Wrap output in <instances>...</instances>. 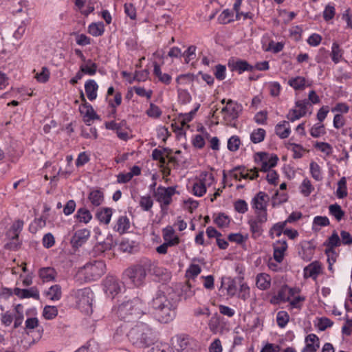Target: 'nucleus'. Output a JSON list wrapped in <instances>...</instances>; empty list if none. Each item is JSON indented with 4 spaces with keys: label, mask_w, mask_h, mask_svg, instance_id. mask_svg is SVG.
Segmentation results:
<instances>
[{
    "label": "nucleus",
    "mask_w": 352,
    "mask_h": 352,
    "mask_svg": "<svg viewBox=\"0 0 352 352\" xmlns=\"http://www.w3.org/2000/svg\"><path fill=\"white\" fill-rule=\"evenodd\" d=\"M151 306L153 309V315L159 322L168 323L173 320L175 315V310L173 309L171 302L167 299L164 292L160 291L157 292Z\"/></svg>",
    "instance_id": "nucleus-1"
},
{
    "label": "nucleus",
    "mask_w": 352,
    "mask_h": 352,
    "mask_svg": "<svg viewBox=\"0 0 352 352\" xmlns=\"http://www.w3.org/2000/svg\"><path fill=\"white\" fill-rule=\"evenodd\" d=\"M143 308L142 301L138 298H135L122 302L113 309V311L121 320L133 322L140 318L144 314Z\"/></svg>",
    "instance_id": "nucleus-2"
},
{
    "label": "nucleus",
    "mask_w": 352,
    "mask_h": 352,
    "mask_svg": "<svg viewBox=\"0 0 352 352\" xmlns=\"http://www.w3.org/2000/svg\"><path fill=\"white\" fill-rule=\"evenodd\" d=\"M129 341L139 347L148 346L153 342L152 331L148 324L138 322L127 333Z\"/></svg>",
    "instance_id": "nucleus-3"
},
{
    "label": "nucleus",
    "mask_w": 352,
    "mask_h": 352,
    "mask_svg": "<svg viewBox=\"0 0 352 352\" xmlns=\"http://www.w3.org/2000/svg\"><path fill=\"white\" fill-rule=\"evenodd\" d=\"M152 263L148 259H142L138 263L128 267L124 275L135 287H140L144 283L147 272L151 271Z\"/></svg>",
    "instance_id": "nucleus-4"
},
{
    "label": "nucleus",
    "mask_w": 352,
    "mask_h": 352,
    "mask_svg": "<svg viewBox=\"0 0 352 352\" xmlns=\"http://www.w3.org/2000/svg\"><path fill=\"white\" fill-rule=\"evenodd\" d=\"M71 297L75 300L78 308L85 314H91L93 312L92 301L93 292L88 287L78 289H73L71 292Z\"/></svg>",
    "instance_id": "nucleus-5"
},
{
    "label": "nucleus",
    "mask_w": 352,
    "mask_h": 352,
    "mask_svg": "<svg viewBox=\"0 0 352 352\" xmlns=\"http://www.w3.org/2000/svg\"><path fill=\"white\" fill-rule=\"evenodd\" d=\"M106 272V265L102 261H95L83 266L79 273L84 275L86 281L99 279Z\"/></svg>",
    "instance_id": "nucleus-6"
},
{
    "label": "nucleus",
    "mask_w": 352,
    "mask_h": 352,
    "mask_svg": "<svg viewBox=\"0 0 352 352\" xmlns=\"http://www.w3.org/2000/svg\"><path fill=\"white\" fill-rule=\"evenodd\" d=\"M176 193V187L158 186L153 192V197L160 204L162 211L167 210V207L172 203V197Z\"/></svg>",
    "instance_id": "nucleus-7"
},
{
    "label": "nucleus",
    "mask_w": 352,
    "mask_h": 352,
    "mask_svg": "<svg viewBox=\"0 0 352 352\" xmlns=\"http://www.w3.org/2000/svg\"><path fill=\"white\" fill-rule=\"evenodd\" d=\"M267 221V212L256 214L255 217L250 218L248 223L253 238L256 239L263 234V225Z\"/></svg>",
    "instance_id": "nucleus-8"
},
{
    "label": "nucleus",
    "mask_w": 352,
    "mask_h": 352,
    "mask_svg": "<svg viewBox=\"0 0 352 352\" xmlns=\"http://www.w3.org/2000/svg\"><path fill=\"white\" fill-rule=\"evenodd\" d=\"M122 285V283L117 278L108 276L104 280L103 289L108 296L113 298L120 292Z\"/></svg>",
    "instance_id": "nucleus-9"
},
{
    "label": "nucleus",
    "mask_w": 352,
    "mask_h": 352,
    "mask_svg": "<svg viewBox=\"0 0 352 352\" xmlns=\"http://www.w3.org/2000/svg\"><path fill=\"white\" fill-rule=\"evenodd\" d=\"M269 196L264 192H258L252 199V208L255 210V214L267 212V206L269 201Z\"/></svg>",
    "instance_id": "nucleus-10"
},
{
    "label": "nucleus",
    "mask_w": 352,
    "mask_h": 352,
    "mask_svg": "<svg viewBox=\"0 0 352 352\" xmlns=\"http://www.w3.org/2000/svg\"><path fill=\"white\" fill-rule=\"evenodd\" d=\"M177 342L179 345L178 352H199V343L188 336L179 337Z\"/></svg>",
    "instance_id": "nucleus-11"
},
{
    "label": "nucleus",
    "mask_w": 352,
    "mask_h": 352,
    "mask_svg": "<svg viewBox=\"0 0 352 352\" xmlns=\"http://www.w3.org/2000/svg\"><path fill=\"white\" fill-rule=\"evenodd\" d=\"M308 105L311 106L309 100H298L296 102V107L299 109H291L289 113L287 115V119H289L291 122H294L295 120L305 116L307 113V107Z\"/></svg>",
    "instance_id": "nucleus-12"
},
{
    "label": "nucleus",
    "mask_w": 352,
    "mask_h": 352,
    "mask_svg": "<svg viewBox=\"0 0 352 352\" xmlns=\"http://www.w3.org/2000/svg\"><path fill=\"white\" fill-rule=\"evenodd\" d=\"M245 168L244 166H236L230 171V175L236 180H241V178L252 180L258 177V170L256 168L250 170L251 172H253L252 175H250L248 173H245Z\"/></svg>",
    "instance_id": "nucleus-13"
},
{
    "label": "nucleus",
    "mask_w": 352,
    "mask_h": 352,
    "mask_svg": "<svg viewBox=\"0 0 352 352\" xmlns=\"http://www.w3.org/2000/svg\"><path fill=\"white\" fill-rule=\"evenodd\" d=\"M90 236V231L87 229L77 230L71 239L73 248H78L85 243Z\"/></svg>",
    "instance_id": "nucleus-14"
},
{
    "label": "nucleus",
    "mask_w": 352,
    "mask_h": 352,
    "mask_svg": "<svg viewBox=\"0 0 352 352\" xmlns=\"http://www.w3.org/2000/svg\"><path fill=\"white\" fill-rule=\"evenodd\" d=\"M80 112L83 115V120L87 124L90 125V122L94 120H98L100 118L95 112L93 107L87 102L80 106Z\"/></svg>",
    "instance_id": "nucleus-15"
},
{
    "label": "nucleus",
    "mask_w": 352,
    "mask_h": 352,
    "mask_svg": "<svg viewBox=\"0 0 352 352\" xmlns=\"http://www.w3.org/2000/svg\"><path fill=\"white\" fill-rule=\"evenodd\" d=\"M322 265L318 261H314L304 268V277L305 278H312L316 280L321 273Z\"/></svg>",
    "instance_id": "nucleus-16"
},
{
    "label": "nucleus",
    "mask_w": 352,
    "mask_h": 352,
    "mask_svg": "<svg viewBox=\"0 0 352 352\" xmlns=\"http://www.w3.org/2000/svg\"><path fill=\"white\" fill-rule=\"evenodd\" d=\"M13 293L21 298H33L36 300L39 299V292L36 287H32L30 289H20L16 287L14 289Z\"/></svg>",
    "instance_id": "nucleus-17"
},
{
    "label": "nucleus",
    "mask_w": 352,
    "mask_h": 352,
    "mask_svg": "<svg viewBox=\"0 0 352 352\" xmlns=\"http://www.w3.org/2000/svg\"><path fill=\"white\" fill-rule=\"evenodd\" d=\"M287 249V243L285 240H279L274 245V258L278 263H281L284 258V253Z\"/></svg>",
    "instance_id": "nucleus-18"
},
{
    "label": "nucleus",
    "mask_w": 352,
    "mask_h": 352,
    "mask_svg": "<svg viewBox=\"0 0 352 352\" xmlns=\"http://www.w3.org/2000/svg\"><path fill=\"white\" fill-rule=\"evenodd\" d=\"M113 210L111 208H102L97 210L96 218L100 223L107 225L111 221Z\"/></svg>",
    "instance_id": "nucleus-19"
},
{
    "label": "nucleus",
    "mask_w": 352,
    "mask_h": 352,
    "mask_svg": "<svg viewBox=\"0 0 352 352\" xmlns=\"http://www.w3.org/2000/svg\"><path fill=\"white\" fill-rule=\"evenodd\" d=\"M98 85L94 80H88L85 84V89L89 100H94L97 97Z\"/></svg>",
    "instance_id": "nucleus-20"
},
{
    "label": "nucleus",
    "mask_w": 352,
    "mask_h": 352,
    "mask_svg": "<svg viewBox=\"0 0 352 352\" xmlns=\"http://www.w3.org/2000/svg\"><path fill=\"white\" fill-rule=\"evenodd\" d=\"M276 134L281 139L287 138L290 133V126L287 121H283L275 126Z\"/></svg>",
    "instance_id": "nucleus-21"
},
{
    "label": "nucleus",
    "mask_w": 352,
    "mask_h": 352,
    "mask_svg": "<svg viewBox=\"0 0 352 352\" xmlns=\"http://www.w3.org/2000/svg\"><path fill=\"white\" fill-rule=\"evenodd\" d=\"M237 280L240 287L238 293V298L245 301L250 296V289L247 283L243 282V277H239L237 278Z\"/></svg>",
    "instance_id": "nucleus-22"
},
{
    "label": "nucleus",
    "mask_w": 352,
    "mask_h": 352,
    "mask_svg": "<svg viewBox=\"0 0 352 352\" xmlns=\"http://www.w3.org/2000/svg\"><path fill=\"white\" fill-rule=\"evenodd\" d=\"M270 276L265 273L257 275L256 285L257 287L261 290H265L270 287Z\"/></svg>",
    "instance_id": "nucleus-23"
},
{
    "label": "nucleus",
    "mask_w": 352,
    "mask_h": 352,
    "mask_svg": "<svg viewBox=\"0 0 352 352\" xmlns=\"http://www.w3.org/2000/svg\"><path fill=\"white\" fill-rule=\"evenodd\" d=\"M39 276L43 282H50L55 279L56 272L52 267H43L39 270Z\"/></svg>",
    "instance_id": "nucleus-24"
},
{
    "label": "nucleus",
    "mask_w": 352,
    "mask_h": 352,
    "mask_svg": "<svg viewBox=\"0 0 352 352\" xmlns=\"http://www.w3.org/2000/svg\"><path fill=\"white\" fill-rule=\"evenodd\" d=\"M153 74L154 75L158 78L159 80L166 85H168L171 82V76L168 74H163L161 71L160 66L157 64V62L153 63Z\"/></svg>",
    "instance_id": "nucleus-25"
},
{
    "label": "nucleus",
    "mask_w": 352,
    "mask_h": 352,
    "mask_svg": "<svg viewBox=\"0 0 352 352\" xmlns=\"http://www.w3.org/2000/svg\"><path fill=\"white\" fill-rule=\"evenodd\" d=\"M228 104L229 105V116L232 119L235 120L238 118L239 114L242 111L241 104L234 102L231 99L228 100Z\"/></svg>",
    "instance_id": "nucleus-26"
},
{
    "label": "nucleus",
    "mask_w": 352,
    "mask_h": 352,
    "mask_svg": "<svg viewBox=\"0 0 352 352\" xmlns=\"http://www.w3.org/2000/svg\"><path fill=\"white\" fill-rule=\"evenodd\" d=\"M344 51L337 42H333L331 47V57L335 64H338L343 58Z\"/></svg>",
    "instance_id": "nucleus-27"
},
{
    "label": "nucleus",
    "mask_w": 352,
    "mask_h": 352,
    "mask_svg": "<svg viewBox=\"0 0 352 352\" xmlns=\"http://www.w3.org/2000/svg\"><path fill=\"white\" fill-rule=\"evenodd\" d=\"M130 228V221L126 216L118 218L114 229L120 234L124 233Z\"/></svg>",
    "instance_id": "nucleus-28"
},
{
    "label": "nucleus",
    "mask_w": 352,
    "mask_h": 352,
    "mask_svg": "<svg viewBox=\"0 0 352 352\" xmlns=\"http://www.w3.org/2000/svg\"><path fill=\"white\" fill-rule=\"evenodd\" d=\"M88 199L94 206H99L104 201V195L102 191L94 190L89 193Z\"/></svg>",
    "instance_id": "nucleus-29"
},
{
    "label": "nucleus",
    "mask_w": 352,
    "mask_h": 352,
    "mask_svg": "<svg viewBox=\"0 0 352 352\" xmlns=\"http://www.w3.org/2000/svg\"><path fill=\"white\" fill-rule=\"evenodd\" d=\"M329 214L333 216L337 221H340L344 217L345 212L338 204H333L329 206Z\"/></svg>",
    "instance_id": "nucleus-30"
},
{
    "label": "nucleus",
    "mask_w": 352,
    "mask_h": 352,
    "mask_svg": "<svg viewBox=\"0 0 352 352\" xmlns=\"http://www.w3.org/2000/svg\"><path fill=\"white\" fill-rule=\"evenodd\" d=\"M175 231L172 227L168 226L163 230V239L165 242L169 241L174 243V245H177L179 243V239L178 236L174 235Z\"/></svg>",
    "instance_id": "nucleus-31"
},
{
    "label": "nucleus",
    "mask_w": 352,
    "mask_h": 352,
    "mask_svg": "<svg viewBox=\"0 0 352 352\" xmlns=\"http://www.w3.org/2000/svg\"><path fill=\"white\" fill-rule=\"evenodd\" d=\"M341 245L340 238L336 231H333L332 234L324 243V245L327 249L334 250L335 248Z\"/></svg>",
    "instance_id": "nucleus-32"
},
{
    "label": "nucleus",
    "mask_w": 352,
    "mask_h": 352,
    "mask_svg": "<svg viewBox=\"0 0 352 352\" xmlns=\"http://www.w3.org/2000/svg\"><path fill=\"white\" fill-rule=\"evenodd\" d=\"M115 245L116 244L111 237L107 238L104 241L98 243L95 246V250L96 252L105 253L107 251L111 250Z\"/></svg>",
    "instance_id": "nucleus-33"
},
{
    "label": "nucleus",
    "mask_w": 352,
    "mask_h": 352,
    "mask_svg": "<svg viewBox=\"0 0 352 352\" xmlns=\"http://www.w3.org/2000/svg\"><path fill=\"white\" fill-rule=\"evenodd\" d=\"M104 25L102 22L92 23L88 27V32L94 36H99L103 34Z\"/></svg>",
    "instance_id": "nucleus-34"
},
{
    "label": "nucleus",
    "mask_w": 352,
    "mask_h": 352,
    "mask_svg": "<svg viewBox=\"0 0 352 352\" xmlns=\"http://www.w3.org/2000/svg\"><path fill=\"white\" fill-rule=\"evenodd\" d=\"M46 296L52 300H58L62 296L61 287L59 285H54L50 287L46 292Z\"/></svg>",
    "instance_id": "nucleus-35"
},
{
    "label": "nucleus",
    "mask_w": 352,
    "mask_h": 352,
    "mask_svg": "<svg viewBox=\"0 0 352 352\" xmlns=\"http://www.w3.org/2000/svg\"><path fill=\"white\" fill-rule=\"evenodd\" d=\"M266 132L263 129H254L250 134V140L254 144L263 142L265 139Z\"/></svg>",
    "instance_id": "nucleus-36"
},
{
    "label": "nucleus",
    "mask_w": 352,
    "mask_h": 352,
    "mask_svg": "<svg viewBox=\"0 0 352 352\" xmlns=\"http://www.w3.org/2000/svg\"><path fill=\"white\" fill-rule=\"evenodd\" d=\"M338 188L336 190V196L339 199H343L347 196L346 179L345 177H342L338 183Z\"/></svg>",
    "instance_id": "nucleus-37"
},
{
    "label": "nucleus",
    "mask_w": 352,
    "mask_h": 352,
    "mask_svg": "<svg viewBox=\"0 0 352 352\" xmlns=\"http://www.w3.org/2000/svg\"><path fill=\"white\" fill-rule=\"evenodd\" d=\"M286 222L282 221L275 223L270 230L269 234L272 239H274L275 234L276 236H280L282 233L284 234Z\"/></svg>",
    "instance_id": "nucleus-38"
},
{
    "label": "nucleus",
    "mask_w": 352,
    "mask_h": 352,
    "mask_svg": "<svg viewBox=\"0 0 352 352\" xmlns=\"http://www.w3.org/2000/svg\"><path fill=\"white\" fill-rule=\"evenodd\" d=\"M195 294V291L192 289V285L190 283V280L186 282L181 286L180 288V296L185 300L191 298Z\"/></svg>",
    "instance_id": "nucleus-39"
},
{
    "label": "nucleus",
    "mask_w": 352,
    "mask_h": 352,
    "mask_svg": "<svg viewBox=\"0 0 352 352\" xmlns=\"http://www.w3.org/2000/svg\"><path fill=\"white\" fill-rule=\"evenodd\" d=\"M76 217L80 222L85 223H89L92 218L89 210L84 208L78 210Z\"/></svg>",
    "instance_id": "nucleus-40"
},
{
    "label": "nucleus",
    "mask_w": 352,
    "mask_h": 352,
    "mask_svg": "<svg viewBox=\"0 0 352 352\" xmlns=\"http://www.w3.org/2000/svg\"><path fill=\"white\" fill-rule=\"evenodd\" d=\"M254 67L245 60H238L233 64V69L238 71L239 74L245 71H252Z\"/></svg>",
    "instance_id": "nucleus-41"
},
{
    "label": "nucleus",
    "mask_w": 352,
    "mask_h": 352,
    "mask_svg": "<svg viewBox=\"0 0 352 352\" xmlns=\"http://www.w3.org/2000/svg\"><path fill=\"white\" fill-rule=\"evenodd\" d=\"M288 84L296 90L302 89L305 87V79L302 76L292 78L289 80Z\"/></svg>",
    "instance_id": "nucleus-42"
},
{
    "label": "nucleus",
    "mask_w": 352,
    "mask_h": 352,
    "mask_svg": "<svg viewBox=\"0 0 352 352\" xmlns=\"http://www.w3.org/2000/svg\"><path fill=\"white\" fill-rule=\"evenodd\" d=\"M309 166L312 177L316 181H321L322 179V175L320 166L316 162H311Z\"/></svg>",
    "instance_id": "nucleus-43"
},
{
    "label": "nucleus",
    "mask_w": 352,
    "mask_h": 352,
    "mask_svg": "<svg viewBox=\"0 0 352 352\" xmlns=\"http://www.w3.org/2000/svg\"><path fill=\"white\" fill-rule=\"evenodd\" d=\"M314 190V186L311 185L310 180L307 178L303 179L300 186V192L305 197H308L311 192Z\"/></svg>",
    "instance_id": "nucleus-44"
},
{
    "label": "nucleus",
    "mask_w": 352,
    "mask_h": 352,
    "mask_svg": "<svg viewBox=\"0 0 352 352\" xmlns=\"http://www.w3.org/2000/svg\"><path fill=\"white\" fill-rule=\"evenodd\" d=\"M140 206L144 211H150L153 206V201L149 195L142 196L139 202Z\"/></svg>",
    "instance_id": "nucleus-45"
},
{
    "label": "nucleus",
    "mask_w": 352,
    "mask_h": 352,
    "mask_svg": "<svg viewBox=\"0 0 352 352\" xmlns=\"http://www.w3.org/2000/svg\"><path fill=\"white\" fill-rule=\"evenodd\" d=\"M289 319V316L287 312L285 311H280L277 313L276 315V322L277 324L280 327L283 328L288 323Z\"/></svg>",
    "instance_id": "nucleus-46"
},
{
    "label": "nucleus",
    "mask_w": 352,
    "mask_h": 352,
    "mask_svg": "<svg viewBox=\"0 0 352 352\" xmlns=\"http://www.w3.org/2000/svg\"><path fill=\"white\" fill-rule=\"evenodd\" d=\"M233 12L228 10H224L218 16V21L221 24H227L233 21Z\"/></svg>",
    "instance_id": "nucleus-47"
},
{
    "label": "nucleus",
    "mask_w": 352,
    "mask_h": 352,
    "mask_svg": "<svg viewBox=\"0 0 352 352\" xmlns=\"http://www.w3.org/2000/svg\"><path fill=\"white\" fill-rule=\"evenodd\" d=\"M288 287L285 285L280 288L274 298L278 302H288L289 301V296L288 295Z\"/></svg>",
    "instance_id": "nucleus-48"
},
{
    "label": "nucleus",
    "mask_w": 352,
    "mask_h": 352,
    "mask_svg": "<svg viewBox=\"0 0 352 352\" xmlns=\"http://www.w3.org/2000/svg\"><path fill=\"white\" fill-rule=\"evenodd\" d=\"M325 128L324 124H314L310 130V134L313 138H319L321 135L325 134Z\"/></svg>",
    "instance_id": "nucleus-49"
},
{
    "label": "nucleus",
    "mask_w": 352,
    "mask_h": 352,
    "mask_svg": "<svg viewBox=\"0 0 352 352\" xmlns=\"http://www.w3.org/2000/svg\"><path fill=\"white\" fill-rule=\"evenodd\" d=\"M43 316L47 320L54 318L58 314V309L55 306L47 305L43 309Z\"/></svg>",
    "instance_id": "nucleus-50"
},
{
    "label": "nucleus",
    "mask_w": 352,
    "mask_h": 352,
    "mask_svg": "<svg viewBox=\"0 0 352 352\" xmlns=\"http://www.w3.org/2000/svg\"><path fill=\"white\" fill-rule=\"evenodd\" d=\"M230 221V218L224 213H219L218 216L214 219V223L219 228L227 227L229 225Z\"/></svg>",
    "instance_id": "nucleus-51"
},
{
    "label": "nucleus",
    "mask_w": 352,
    "mask_h": 352,
    "mask_svg": "<svg viewBox=\"0 0 352 352\" xmlns=\"http://www.w3.org/2000/svg\"><path fill=\"white\" fill-rule=\"evenodd\" d=\"M241 144L240 138L236 135H233L228 141V148L230 151H236Z\"/></svg>",
    "instance_id": "nucleus-52"
},
{
    "label": "nucleus",
    "mask_w": 352,
    "mask_h": 352,
    "mask_svg": "<svg viewBox=\"0 0 352 352\" xmlns=\"http://www.w3.org/2000/svg\"><path fill=\"white\" fill-rule=\"evenodd\" d=\"M50 71L46 67H43L41 72L37 73L35 76L36 79L38 82L45 83L48 81L50 78Z\"/></svg>",
    "instance_id": "nucleus-53"
},
{
    "label": "nucleus",
    "mask_w": 352,
    "mask_h": 352,
    "mask_svg": "<svg viewBox=\"0 0 352 352\" xmlns=\"http://www.w3.org/2000/svg\"><path fill=\"white\" fill-rule=\"evenodd\" d=\"M192 192L195 196L202 197L206 192V187L200 181L194 184Z\"/></svg>",
    "instance_id": "nucleus-54"
},
{
    "label": "nucleus",
    "mask_w": 352,
    "mask_h": 352,
    "mask_svg": "<svg viewBox=\"0 0 352 352\" xmlns=\"http://www.w3.org/2000/svg\"><path fill=\"white\" fill-rule=\"evenodd\" d=\"M234 210L241 214L245 213L248 210V206L247 202L243 199H238L234 204Z\"/></svg>",
    "instance_id": "nucleus-55"
},
{
    "label": "nucleus",
    "mask_w": 352,
    "mask_h": 352,
    "mask_svg": "<svg viewBox=\"0 0 352 352\" xmlns=\"http://www.w3.org/2000/svg\"><path fill=\"white\" fill-rule=\"evenodd\" d=\"M97 64H92L91 66L88 65H81L80 66V71L82 72V74H88L89 76H94L97 71Z\"/></svg>",
    "instance_id": "nucleus-56"
},
{
    "label": "nucleus",
    "mask_w": 352,
    "mask_h": 352,
    "mask_svg": "<svg viewBox=\"0 0 352 352\" xmlns=\"http://www.w3.org/2000/svg\"><path fill=\"white\" fill-rule=\"evenodd\" d=\"M201 270L199 265L192 264L186 272L189 276V280H195V278L201 273Z\"/></svg>",
    "instance_id": "nucleus-57"
},
{
    "label": "nucleus",
    "mask_w": 352,
    "mask_h": 352,
    "mask_svg": "<svg viewBox=\"0 0 352 352\" xmlns=\"http://www.w3.org/2000/svg\"><path fill=\"white\" fill-rule=\"evenodd\" d=\"M226 67L223 65H217L215 67L214 76L219 80H223L226 78Z\"/></svg>",
    "instance_id": "nucleus-58"
},
{
    "label": "nucleus",
    "mask_w": 352,
    "mask_h": 352,
    "mask_svg": "<svg viewBox=\"0 0 352 352\" xmlns=\"http://www.w3.org/2000/svg\"><path fill=\"white\" fill-rule=\"evenodd\" d=\"M315 147L321 152L330 155L332 153V146L327 142H316Z\"/></svg>",
    "instance_id": "nucleus-59"
},
{
    "label": "nucleus",
    "mask_w": 352,
    "mask_h": 352,
    "mask_svg": "<svg viewBox=\"0 0 352 352\" xmlns=\"http://www.w3.org/2000/svg\"><path fill=\"white\" fill-rule=\"evenodd\" d=\"M333 322L328 318L322 317L319 319L318 328L320 331H324L327 328L331 327Z\"/></svg>",
    "instance_id": "nucleus-60"
},
{
    "label": "nucleus",
    "mask_w": 352,
    "mask_h": 352,
    "mask_svg": "<svg viewBox=\"0 0 352 352\" xmlns=\"http://www.w3.org/2000/svg\"><path fill=\"white\" fill-rule=\"evenodd\" d=\"M313 224L314 226L324 227L329 226L330 222L328 217L325 216H316L314 219Z\"/></svg>",
    "instance_id": "nucleus-61"
},
{
    "label": "nucleus",
    "mask_w": 352,
    "mask_h": 352,
    "mask_svg": "<svg viewBox=\"0 0 352 352\" xmlns=\"http://www.w3.org/2000/svg\"><path fill=\"white\" fill-rule=\"evenodd\" d=\"M200 182L204 183L206 186V184L210 186L214 182V176L212 173L208 172H204L200 175Z\"/></svg>",
    "instance_id": "nucleus-62"
},
{
    "label": "nucleus",
    "mask_w": 352,
    "mask_h": 352,
    "mask_svg": "<svg viewBox=\"0 0 352 352\" xmlns=\"http://www.w3.org/2000/svg\"><path fill=\"white\" fill-rule=\"evenodd\" d=\"M340 241L341 244L343 245H351L352 244V236L351 234L345 230L340 232Z\"/></svg>",
    "instance_id": "nucleus-63"
},
{
    "label": "nucleus",
    "mask_w": 352,
    "mask_h": 352,
    "mask_svg": "<svg viewBox=\"0 0 352 352\" xmlns=\"http://www.w3.org/2000/svg\"><path fill=\"white\" fill-rule=\"evenodd\" d=\"M280 346L277 344L267 343L261 349V352H280Z\"/></svg>",
    "instance_id": "nucleus-64"
}]
</instances>
